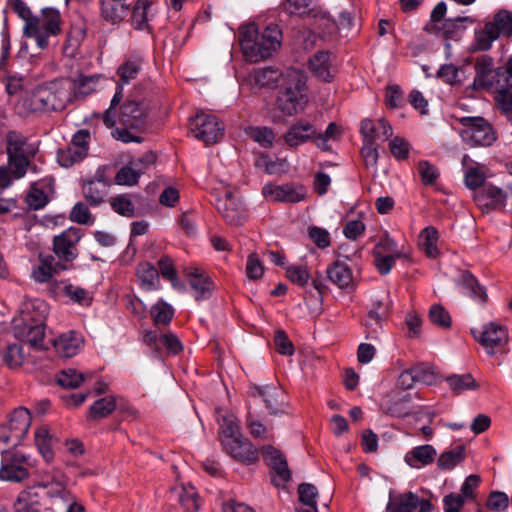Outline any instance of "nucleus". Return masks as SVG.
I'll use <instances>...</instances> for the list:
<instances>
[{
    "mask_svg": "<svg viewBox=\"0 0 512 512\" xmlns=\"http://www.w3.org/2000/svg\"><path fill=\"white\" fill-rule=\"evenodd\" d=\"M186 277L194 291L197 301L207 299L211 296L213 290L212 280L205 275L199 268H189L186 270Z\"/></svg>",
    "mask_w": 512,
    "mask_h": 512,
    "instance_id": "nucleus-25",
    "label": "nucleus"
},
{
    "mask_svg": "<svg viewBox=\"0 0 512 512\" xmlns=\"http://www.w3.org/2000/svg\"><path fill=\"white\" fill-rule=\"evenodd\" d=\"M139 173L130 161L119 169L115 175V183L121 186H135L139 182Z\"/></svg>",
    "mask_w": 512,
    "mask_h": 512,
    "instance_id": "nucleus-55",
    "label": "nucleus"
},
{
    "mask_svg": "<svg viewBox=\"0 0 512 512\" xmlns=\"http://www.w3.org/2000/svg\"><path fill=\"white\" fill-rule=\"evenodd\" d=\"M119 124L111 128L114 139L123 143L143 142L142 133L149 125V107L144 100L127 99L120 106Z\"/></svg>",
    "mask_w": 512,
    "mask_h": 512,
    "instance_id": "nucleus-2",
    "label": "nucleus"
},
{
    "mask_svg": "<svg viewBox=\"0 0 512 512\" xmlns=\"http://www.w3.org/2000/svg\"><path fill=\"white\" fill-rule=\"evenodd\" d=\"M108 189L105 184H98L96 181H85L82 186L83 196L91 206H98L104 201Z\"/></svg>",
    "mask_w": 512,
    "mask_h": 512,
    "instance_id": "nucleus-42",
    "label": "nucleus"
},
{
    "mask_svg": "<svg viewBox=\"0 0 512 512\" xmlns=\"http://www.w3.org/2000/svg\"><path fill=\"white\" fill-rule=\"evenodd\" d=\"M223 127L215 116L197 114L190 124L193 136L207 145L216 143L223 136Z\"/></svg>",
    "mask_w": 512,
    "mask_h": 512,
    "instance_id": "nucleus-12",
    "label": "nucleus"
},
{
    "mask_svg": "<svg viewBox=\"0 0 512 512\" xmlns=\"http://www.w3.org/2000/svg\"><path fill=\"white\" fill-rule=\"evenodd\" d=\"M113 210L125 217H132L135 212L134 205L128 195H117L110 199Z\"/></svg>",
    "mask_w": 512,
    "mask_h": 512,
    "instance_id": "nucleus-57",
    "label": "nucleus"
},
{
    "mask_svg": "<svg viewBox=\"0 0 512 512\" xmlns=\"http://www.w3.org/2000/svg\"><path fill=\"white\" fill-rule=\"evenodd\" d=\"M50 292L54 296L64 295L79 305L88 306L92 302V296L86 289L65 282L52 283Z\"/></svg>",
    "mask_w": 512,
    "mask_h": 512,
    "instance_id": "nucleus-26",
    "label": "nucleus"
},
{
    "mask_svg": "<svg viewBox=\"0 0 512 512\" xmlns=\"http://www.w3.org/2000/svg\"><path fill=\"white\" fill-rule=\"evenodd\" d=\"M262 456L264 461L275 471L278 479L273 482L276 486L288 482L291 479V472L288 468L287 460L284 454L273 446H264L262 448Z\"/></svg>",
    "mask_w": 512,
    "mask_h": 512,
    "instance_id": "nucleus-19",
    "label": "nucleus"
},
{
    "mask_svg": "<svg viewBox=\"0 0 512 512\" xmlns=\"http://www.w3.org/2000/svg\"><path fill=\"white\" fill-rule=\"evenodd\" d=\"M252 395L263 399L271 415H280L286 411L285 392L276 385L257 386Z\"/></svg>",
    "mask_w": 512,
    "mask_h": 512,
    "instance_id": "nucleus-17",
    "label": "nucleus"
},
{
    "mask_svg": "<svg viewBox=\"0 0 512 512\" xmlns=\"http://www.w3.org/2000/svg\"><path fill=\"white\" fill-rule=\"evenodd\" d=\"M80 240V234L76 229H68L53 239V252L58 258L57 261L72 262L78 256L76 248Z\"/></svg>",
    "mask_w": 512,
    "mask_h": 512,
    "instance_id": "nucleus-16",
    "label": "nucleus"
},
{
    "mask_svg": "<svg viewBox=\"0 0 512 512\" xmlns=\"http://www.w3.org/2000/svg\"><path fill=\"white\" fill-rule=\"evenodd\" d=\"M300 506L298 512H318L317 511V488L309 483L300 484L298 487Z\"/></svg>",
    "mask_w": 512,
    "mask_h": 512,
    "instance_id": "nucleus-35",
    "label": "nucleus"
},
{
    "mask_svg": "<svg viewBox=\"0 0 512 512\" xmlns=\"http://www.w3.org/2000/svg\"><path fill=\"white\" fill-rule=\"evenodd\" d=\"M328 279L340 289H349L354 286L350 267L341 261L330 264L326 270Z\"/></svg>",
    "mask_w": 512,
    "mask_h": 512,
    "instance_id": "nucleus-28",
    "label": "nucleus"
},
{
    "mask_svg": "<svg viewBox=\"0 0 512 512\" xmlns=\"http://www.w3.org/2000/svg\"><path fill=\"white\" fill-rule=\"evenodd\" d=\"M218 423L220 426V439L222 445L226 444L228 439L233 440L241 435L239 432V425L237 418L234 414L224 412L219 414Z\"/></svg>",
    "mask_w": 512,
    "mask_h": 512,
    "instance_id": "nucleus-37",
    "label": "nucleus"
},
{
    "mask_svg": "<svg viewBox=\"0 0 512 512\" xmlns=\"http://www.w3.org/2000/svg\"><path fill=\"white\" fill-rule=\"evenodd\" d=\"M117 409L116 398L113 396L103 397L93 403L89 409V417L93 420H100L110 415Z\"/></svg>",
    "mask_w": 512,
    "mask_h": 512,
    "instance_id": "nucleus-43",
    "label": "nucleus"
},
{
    "mask_svg": "<svg viewBox=\"0 0 512 512\" xmlns=\"http://www.w3.org/2000/svg\"><path fill=\"white\" fill-rule=\"evenodd\" d=\"M471 333L486 353L491 356L504 352L508 344L507 329L496 322L484 325L481 330L472 329Z\"/></svg>",
    "mask_w": 512,
    "mask_h": 512,
    "instance_id": "nucleus-8",
    "label": "nucleus"
},
{
    "mask_svg": "<svg viewBox=\"0 0 512 512\" xmlns=\"http://www.w3.org/2000/svg\"><path fill=\"white\" fill-rule=\"evenodd\" d=\"M222 446L232 458L241 463L249 465L258 460L259 453L257 448L242 435H238L233 440L228 439L226 444Z\"/></svg>",
    "mask_w": 512,
    "mask_h": 512,
    "instance_id": "nucleus-18",
    "label": "nucleus"
},
{
    "mask_svg": "<svg viewBox=\"0 0 512 512\" xmlns=\"http://www.w3.org/2000/svg\"><path fill=\"white\" fill-rule=\"evenodd\" d=\"M40 264L32 270V277L36 282H48L53 275L66 270L68 267L55 259L52 255L39 254Z\"/></svg>",
    "mask_w": 512,
    "mask_h": 512,
    "instance_id": "nucleus-23",
    "label": "nucleus"
},
{
    "mask_svg": "<svg viewBox=\"0 0 512 512\" xmlns=\"http://www.w3.org/2000/svg\"><path fill=\"white\" fill-rule=\"evenodd\" d=\"M129 5L124 0H102L101 13L105 20L116 24L125 19L129 13Z\"/></svg>",
    "mask_w": 512,
    "mask_h": 512,
    "instance_id": "nucleus-34",
    "label": "nucleus"
},
{
    "mask_svg": "<svg viewBox=\"0 0 512 512\" xmlns=\"http://www.w3.org/2000/svg\"><path fill=\"white\" fill-rule=\"evenodd\" d=\"M446 380L450 388L456 394H460L465 390L477 388L475 379L469 373L462 375H451Z\"/></svg>",
    "mask_w": 512,
    "mask_h": 512,
    "instance_id": "nucleus-54",
    "label": "nucleus"
},
{
    "mask_svg": "<svg viewBox=\"0 0 512 512\" xmlns=\"http://www.w3.org/2000/svg\"><path fill=\"white\" fill-rule=\"evenodd\" d=\"M223 218L230 225H240L244 219V213L239 205L235 203L232 192H226V199L223 206L219 207Z\"/></svg>",
    "mask_w": 512,
    "mask_h": 512,
    "instance_id": "nucleus-38",
    "label": "nucleus"
},
{
    "mask_svg": "<svg viewBox=\"0 0 512 512\" xmlns=\"http://www.w3.org/2000/svg\"><path fill=\"white\" fill-rule=\"evenodd\" d=\"M487 24L492 26L498 38L512 36V14L508 10L498 11Z\"/></svg>",
    "mask_w": 512,
    "mask_h": 512,
    "instance_id": "nucleus-39",
    "label": "nucleus"
},
{
    "mask_svg": "<svg viewBox=\"0 0 512 512\" xmlns=\"http://www.w3.org/2000/svg\"><path fill=\"white\" fill-rule=\"evenodd\" d=\"M315 137V127L310 122L300 120L294 123L284 134L285 143L296 148L312 140Z\"/></svg>",
    "mask_w": 512,
    "mask_h": 512,
    "instance_id": "nucleus-24",
    "label": "nucleus"
},
{
    "mask_svg": "<svg viewBox=\"0 0 512 512\" xmlns=\"http://www.w3.org/2000/svg\"><path fill=\"white\" fill-rule=\"evenodd\" d=\"M86 30V23L82 19L74 21L71 24L70 29L67 33V39L64 49L68 50L69 48H71L74 51L85 39Z\"/></svg>",
    "mask_w": 512,
    "mask_h": 512,
    "instance_id": "nucleus-45",
    "label": "nucleus"
},
{
    "mask_svg": "<svg viewBox=\"0 0 512 512\" xmlns=\"http://www.w3.org/2000/svg\"><path fill=\"white\" fill-rule=\"evenodd\" d=\"M420 245L428 257H436L438 254L437 243L439 239L438 231L433 226L424 228L420 234Z\"/></svg>",
    "mask_w": 512,
    "mask_h": 512,
    "instance_id": "nucleus-46",
    "label": "nucleus"
},
{
    "mask_svg": "<svg viewBox=\"0 0 512 512\" xmlns=\"http://www.w3.org/2000/svg\"><path fill=\"white\" fill-rule=\"evenodd\" d=\"M281 6L290 16H303L309 11L310 0H284Z\"/></svg>",
    "mask_w": 512,
    "mask_h": 512,
    "instance_id": "nucleus-62",
    "label": "nucleus"
},
{
    "mask_svg": "<svg viewBox=\"0 0 512 512\" xmlns=\"http://www.w3.org/2000/svg\"><path fill=\"white\" fill-rule=\"evenodd\" d=\"M474 201L484 213L501 206L505 201L504 192L495 186L485 185L481 190L474 193Z\"/></svg>",
    "mask_w": 512,
    "mask_h": 512,
    "instance_id": "nucleus-22",
    "label": "nucleus"
},
{
    "mask_svg": "<svg viewBox=\"0 0 512 512\" xmlns=\"http://www.w3.org/2000/svg\"><path fill=\"white\" fill-rule=\"evenodd\" d=\"M465 458V447L458 445L448 451L443 452L438 460L437 465L441 470H450L461 463Z\"/></svg>",
    "mask_w": 512,
    "mask_h": 512,
    "instance_id": "nucleus-44",
    "label": "nucleus"
},
{
    "mask_svg": "<svg viewBox=\"0 0 512 512\" xmlns=\"http://www.w3.org/2000/svg\"><path fill=\"white\" fill-rule=\"evenodd\" d=\"M17 108L25 114L30 113H43V106L41 97L39 96L38 88L31 94L24 96L17 103Z\"/></svg>",
    "mask_w": 512,
    "mask_h": 512,
    "instance_id": "nucleus-49",
    "label": "nucleus"
},
{
    "mask_svg": "<svg viewBox=\"0 0 512 512\" xmlns=\"http://www.w3.org/2000/svg\"><path fill=\"white\" fill-rule=\"evenodd\" d=\"M460 122L463 125L461 138L471 147H488L497 139L492 125L482 117H463Z\"/></svg>",
    "mask_w": 512,
    "mask_h": 512,
    "instance_id": "nucleus-6",
    "label": "nucleus"
},
{
    "mask_svg": "<svg viewBox=\"0 0 512 512\" xmlns=\"http://www.w3.org/2000/svg\"><path fill=\"white\" fill-rule=\"evenodd\" d=\"M8 166L15 178H21L28 166L27 143L24 136L9 131L6 135Z\"/></svg>",
    "mask_w": 512,
    "mask_h": 512,
    "instance_id": "nucleus-10",
    "label": "nucleus"
},
{
    "mask_svg": "<svg viewBox=\"0 0 512 512\" xmlns=\"http://www.w3.org/2000/svg\"><path fill=\"white\" fill-rule=\"evenodd\" d=\"M429 319L433 324L442 328H449L452 322L448 311L439 304L430 308Z\"/></svg>",
    "mask_w": 512,
    "mask_h": 512,
    "instance_id": "nucleus-63",
    "label": "nucleus"
},
{
    "mask_svg": "<svg viewBox=\"0 0 512 512\" xmlns=\"http://www.w3.org/2000/svg\"><path fill=\"white\" fill-rule=\"evenodd\" d=\"M437 455L432 445H421L408 451L405 456V462L412 468H421L431 464Z\"/></svg>",
    "mask_w": 512,
    "mask_h": 512,
    "instance_id": "nucleus-32",
    "label": "nucleus"
},
{
    "mask_svg": "<svg viewBox=\"0 0 512 512\" xmlns=\"http://www.w3.org/2000/svg\"><path fill=\"white\" fill-rule=\"evenodd\" d=\"M418 173L424 185H433L440 176L438 168L426 160L418 163Z\"/></svg>",
    "mask_w": 512,
    "mask_h": 512,
    "instance_id": "nucleus-60",
    "label": "nucleus"
},
{
    "mask_svg": "<svg viewBox=\"0 0 512 512\" xmlns=\"http://www.w3.org/2000/svg\"><path fill=\"white\" fill-rule=\"evenodd\" d=\"M29 476L28 457L24 454L5 451L2 453L0 479L21 482Z\"/></svg>",
    "mask_w": 512,
    "mask_h": 512,
    "instance_id": "nucleus-11",
    "label": "nucleus"
},
{
    "mask_svg": "<svg viewBox=\"0 0 512 512\" xmlns=\"http://www.w3.org/2000/svg\"><path fill=\"white\" fill-rule=\"evenodd\" d=\"M123 98V88L121 85L117 87V90L111 100L109 108L101 114V119L107 128H114L117 123L115 108L120 104Z\"/></svg>",
    "mask_w": 512,
    "mask_h": 512,
    "instance_id": "nucleus-56",
    "label": "nucleus"
},
{
    "mask_svg": "<svg viewBox=\"0 0 512 512\" xmlns=\"http://www.w3.org/2000/svg\"><path fill=\"white\" fill-rule=\"evenodd\" d=\"M34 442L45 461L51 462L54 458L53 446L56 438L47 426H40L35 430Z\"/></svg>",
    "mask_w": 512,
    "mask_h": 512,
    "instance_id": "nucleus-33",
    "label": "nucleus"
},
{
    "mask_svg": "<svg viewBox=\"0 0 512 512\" xmlns=\"http://www.w3.org/2000/svg\"><path fill=\"white\" fill-rule=\"evenodd\" d=\"M179 498V503L187 512H197L200 508V500L194 486L184 485L175 489Z\"/></svg>",
    "mask_w": 512,
    "mask_h": 512,
    "instance_id": "nucleus-41",
    "label": "nucleus"
},
{
    "mask_svg": "<svg viewBox=\"0 0 512 512\" xmlns=\"http://www.w3.org/2000/svg\"><path fill=\"white\" fill-rule=\"evenodd\" d=\"M475 76L472 82V89L482 90L497 86L496 69H494V60L491 56L483 54L475 59Z\"/></svg>",
    "mask_w": 512,
    "mask_h": 512,
    "instance_id": "nucleus-15",
    "label": "nucleus"
},
{
    "mask_svg": "<svg viewBox=\"0 0 512 512\" xmlns=\"http://www.w3.org/2000/svg\"><path fill=\"white\" fill-rule=\"evenodd\" d=\"M33 27H23V35L33 38L40 49L49 46V39L61 33V17L57 10L45 8L40 16H35L31 21Z\"/></svg>",
    "mask_w": 512,
    "mask_h": 512,
    "instance_id": "nucleus-5",
    "label": "nucleus"
},
{
    "mask_svg": "<svg viewBox=\"0 0 512 512\" xmlns=\"http://www.w3.org/2000/svg\"><path fill=\"white\" fill-rule=\"evenodd\" d=\"M151 315L156 324H168L173 318V309L165 302L160 301L151 308Z\"/></svg>",
    "mask_w": 512,
    "mask_h": 512,
    "instance_id": "nucleus-59",
    "label": "nucleus"
},
{
    "mask_svg": "<svg viewBox=\"0 0 512 512\" xmlns=\"http://www.w3.org/2000/svg\"><path fill=\"white\" fill-rule=\"evenodd\" d=\"M84 344L83 337L75 331H68L52 340L56 353L63 358L75 356Z\"/></svg>",
    "mask_w": 512,
    "mask_h": 512,
    "instance_id": "nucleus-21",
    "label": "nucleus"
},
{
    "mask_svg": "<svg viewBox=\"0 0 512 512\" xmlns=\"http://www.w3.org/2000/svg\"><path fill=\"white\" fill-rule=\"evenodd\" d=\"M465 184L470 189H477L484 184L486 173L484 167L475 163L467 154L462 157Z\"/></svg>",
    "mask_w": 512,
    "mask_h": 512,
    "instance_id": "nucleus-30",
    "label": "nucleus"
},
{
    "mask_svg": "<svg viewBox=\"0 0 512 512\" xmlns=\"http://www.w3.org/2000/svg\"><path fill=\"white\" fill-rule=\"evenodd\" d=\"M306 76L295 68H288L283 76L282 89L275 103L273 121L283 122L286 117L293 116L304 109L307 103Z\"/></svg>",
    "mask_w": 512,
    "mask_h": 512,
    "instance_id": "nucleus-3",
    "label": "nucleus"
},
{
    "mask_svg": "<svg viewBox=\"0 0 512 512\" xmlns=\"http://www.w3.org/2000/svg\"><path fill=\"white\" fill-rule=\"evenodd\" d=\"M137 276L144 289L151 291L159 286L158 270L150 263H140L137 267Z\"/></svg>",
    "mask_w": 512,
    "mask_h": 512,
    "instance_id": "nucleus-40",
    "label": "nucleus"
},
{
    "mask_svg": "<svg viewBox=\"0 0 512 512\" xmlns=\"http://www.w3.org/2000/svg\"><path fill=\"white\" fill-rule=\"evenodd\" d=\"M150 2L138 0L132 11V22L136 29L143 30L147 26V9Z\"/></svg>",
    "mask_w": 512,
    "mask_h": 512,
    "instance_id": "nucleus-58",
    "label": "nucleus"
},
{
    "mask_svg": "<svg viewBox=\"0 0 512 512\" xmlns=\"http://www.w3.org/2000/svg\"><path fill=\"white\" fill-rule=\"evenodd\" d=\"M85 375L76 371L75 369L68 368L62 370L57 374V383L66 389H75L84 381Z\"/></svg>",
    "mask_w": 512,
    "mask_h": 512,
    "instance_id": "nucleus-50",
    "label": "nucleus"
},
{
    "mask_svg": "<svg viewBox=\"0 0 512 512\" xmlns=\"http://www.w3.org/2000/svg\"><path fill=\"white\" fill-rule=\"evenodd\" d=\"M496 77L499 88H512V54L502 66L496 68Z\"/></svg>",
    "mask_w": 512,
    "mask_h": 512,
    "instance_id": "nucleus-61",
    "label": "nucleus"
},
{
    "mask_svg": "<svg viewBox=\"0 0 512 512\" xmlns=\"http://www.w3.org/2000/svg\"><path fill=\"white\" fill-rule=\"evenodd\" d=\"M285 72L272 67L255 69L249 75L250 84L257 89L274 88L280 80L283 81Z\"/></svg>",
    "mask_w": 512,
    "mask_h": 512,
    "instance_id": "nucleus-27",
    "label": "nucleus"
},
{
    "mask_svg": "<svg viewBox=\"0 0 512 512\" xmlns=\"http://www.w3.org/2000/svg\"><path fill=\"white\" fill-rule=\"evenodd\" d=\"M239 41L246 59L256 63L271 57L281 47L282 32L277 25H269L259 33L257 25L251 23L240 28Z\"/></svg>",
    "mask_w": 512,
    "mask_h": 512,
    "instance_id": "nucleus-1",
    "label": "nucleus"
},
{
    "mask_svg": "<svg viewBox=\"0 0 512 512\" xmlns=\"http://www.w3.org/2000/svg\"><path fill=\"white\" fill-rule=\"evenodd\" d=\"M461 283L473 299L478 300L481 303L486 302L487 294L472 274L468 272L463 273L461 276Z\"/></svg>",
    "mask_w": 512,
    "mask_h": 512,
    "instance_id": "nucleus-52",
    "label": "nucleus"
},
{
    "mask_svg": "<svg viewBox=\"0 0 512 512\" xmlns=\"http://www.w3.org/2000/svg\"><path fill=\"white\" fill-rule=\"evenodd\" d=\"M360 133L364 141L376 144L377 141L385 142L391 137L393 129L384 118L377 120L367 118L361 122Z\"/></svg>",
    "mask_w": 512,
    "mask_h": 512,
    "instance_id": "nucleus-20",
    "label": "nucleus"
},
{
    "mask_svg": "<svg viewBox=\"0 0 512 512\" xmlns=\"http://www.w3.org/2000/svg\"><path fill=\"white\" fill-rule=\"evenodd\" d=\"M44 112L61 111L71 100L72 84L61 80L38 87Z\"/></svg>",
    "mask_w": 512,
    "mask_h": 512,
    "instance_id": "nucleus-9",
    "label": "nucleus"
},
{
    "mask_svg": "<svg viewBox=\"0 0 512 512\" xmlns=\"http://www.w3.org/2000/svg\"><path fill=\"white\" fill-rule=\"evenodd\" d=\"M419 505V497L413 492H406L392 498L387 510L391 512H416Z\"/></svg>",
    "mask_w": 512,
    "mask_h": 512,
    "instance_id": "nucleus-36",
    "label": "nucleus"
},
{
    "mask_svg": "<svg viewBox=\"0 0 512 512\" xmlns=\"http://www.w3.org/2000/svg\"><path fill=\"white\" fill-rule=\"evenodd\" d=\"M245 133L262 147L272 146L275 139L274 132L268 127L250 126L245 129Z\"/></svg>",
    "mask_w": 512,
    "mask_h": 512,
    "instance_id": "nucleus-51",
    "label": "nucleus"
},
{
    "mask_svg": "<svg viewBox=\"0 0 512 512\" xmlns=\"http://www.w3.org/2000/svg\"><path fill=\"white\" fill-rule=\"evenodd\" d=\"M286 276L291 282L305 286L309 281L310 273L306 266L291 265L286 268Z\"/></svg>",
    "mask_w": 512,
    "mask_h": 512,
    "instance_id": "nucleus-64",
    "label": "nucleus"
},
{
    "mask_svg": "<svg viewBox=\"0 0 512 512\" xmlns=\"http://www.w3.org/2000/svg\"><path fill=\"white\" fill-rule=\"evenodd\" d=\"M30 424V412L24 407L16 408L9 415L7 423L0 426V444L16 445L26 435Z\"/></svg>",
    "mask_w": 512,
    "mask_h": 512,
    "instance_id": "nucleus-7",
    "label": "nucleus"
},
{
    "mask_svg": "<svg viewBox=\"0 0 512 512\" xmlns=\"http://www.w3.org/2000/svg\"><path fill=\"white\" fill-rule=\"evenodd\" d=\"M390 306L391 301L389 299L388 292L374 298L372 307L368 311L367 318L365 320L367 338H377L378 332L382 327V323L389 313Z\"/></svg>",
    "mask_w": 512,
    "mask_h": 512,
    "instance_id": "nucleus-14",
    "label": "nucleus"
},
{
    "mask_svg": "<svg viewBox=\"0 0 512 512\" xmlns=\"http://www.w3.org/2000/svg\"><path fill=\"white\" fill-rule=\"evenodd\" d=\"M85 157L83 149L75 148L71 145L59 150L57 154L58 163L65 168H69L81 162Z\"/></svg>",
    "mask_w": 512,
    "mask_h": 512,
    "instance_id": "nucleus-48",
    "label": "nucleus"
},
{
    "mask_svg": "<svg viewBox=\"0 0 512 512\" xmlns=\"http://www.w3.org/2000/svg\"><path fill=\"white\" fill-rule=\"evenodd\" d=\"M309 68L319 79L331 81L335 72L332 68V55L327 51L317 52L310 58Z\"/></svg>",
    "mask_w": 512,
    "mask_h": 512,
    "instance_id": "nucleus-29",
    "label": "nucleus"
},
{
    "mask_svg": "<svg viewBox=\"0 0 512 512\" xmlns=\"http://www.w3.org/2000/svg\"><path fill=\"white\" fill-rule=\"evenodd\" d=\"M7 337L8 334L0 333V356L8 367H20L24 362L22 347L17 344L9 343Z\"/></svg>",
    "mask_w": 512,
    "mask_h": 512,
    "instance_id": "nucleus-31",
    "label": "nucleus"
},
{
    "mask_svg": "<svg viewBox=\"0 0 512 512\" xmlns=\"http://www.w3.org/2000/svg\"><path fill=\"white\" fill-rule=\"evenodd\" d=\"M262 193L269 201L285 203H298L306 196L304 187L294 183L283 185L268 183L264 185Z\"/></svg>",
    "mask_w": 512,
    "mask_h": 512,
    "instance_id": "nucleus-13",
    "label": "nucleus"
},
{
    "mask_svg": "<svg viewBox=\"0 0 512 512\" xmlns=\"http://www.w3.org/2000/svg\"><path fill=\"white\" fill-rule=\"evenodd\" d=\"M142 60L140 58L128 59L119 66L117 74L123 84H128L135 79L141 69Z\"/></svg>",
    "mask_w": 512,
    "mask_h": 512,
    "instance_id": "nucleus-53",
    "label": "nucleus"
},
{
    "mask_svg": "<svg viewBox=\"0 0 512 512\" xmlns=\"http://www.w3.org/2000/svg\"><path fill=\"white\" fill-rule=\"evenodd\" d=\"M47 306L44 302L36 301L25 306L23 315L14 319V336L32 347L42 349L45 336L44 320Z\"/></svg>",
    "mask_w": 512,
    "mask_h": 512,
    "instance_id": "nucleus-4",
    "label": "nucleus"
},
{
    "mask_svg": "<svg viewBox=\"0 0 512 512\" xmlns=\"http://www.w3.org/2000/svg\"><path fill=\"white\" fill-rule=\"evenodd\" d=\"M497 39V34L492 30V26L486 23L481 30L475 31L473 49L475 51H488Z\"/></svg>",
    "mask_w": 512,
    "mask_h": 512,
    "instance_id": "nucleus-47",
    "label": "nucleus"
}]
</instances>
